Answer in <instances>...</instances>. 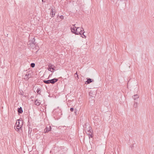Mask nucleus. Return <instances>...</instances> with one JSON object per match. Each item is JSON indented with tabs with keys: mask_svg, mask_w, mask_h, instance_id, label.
<instances>
[{
	"mask_svg": "<svg viewBox=\"0 0 154 154\" xmlns=\"http://www.w3.org/2000/svg\"><path fill=\"white\" fill-rule=\"evenodd\" d=\"M23 124V121L21 119L17 120L16 124V126L14 127L15 130L18 132H20V129H21Z\"/></svg>",
	"mask_w": 154,
	"mask_h": 154,
	"instance_id": "f257e3e1",
	"label": "nucleus"
},
{
	"mask_svg": "<svg viewBox=\"0 0 154 154\" xmlns=\"http://www.w3.org/2000/svg\"><path fill=\"white\" fill-rule=\"evenodd\" d=\"M58 81V79L55 78L53 79L48 80H44L43 82L46 84L51 83L52 84H54Z\"/></svg>",
	"mask_w": 154,
	"mask_h": 154,
	"instance_id": "f03ea898",
	"label": "nucleus"
},
{
	"mask_svg": "<svg viewBox=\"0 0 154 154\" xmlns=\"http://www.w3.org/2000/svg\"><path fill=\"white\" fill-rule=\"evenodd\" d=\"M83 127L85 131H88V130H89V129H91V127L90 126V125L88 123H87L85 124L83 126Z\"/></svg>",
	"mask_w": 154,
	"mask_h": 154,
	"instance_id": "7ed1b4c3",
	"label": "nucleus"
},
{
	"mask_svg": "<svg viewBox=\"0 0 154 154\" xmlns=\"http://www.w3.org/2000/svg\"><path fill=\"white\" fill-rule=\"evenodd\" d=\"M32 76V75L29 72H27L25 75L24 77V80H28L29 78H31Z\"/></svg>",
	"mask_w": 154,
	"mask_h": 154,
	"instance_id": "20e7f679",
	"label": "nucleus"
},
{
	"mask_svg": "<svg viewBox=\"0 0 154 154\" xmlns=\"http://www.w3.org/2000/svg\"><path fill=\"white\" fill-rule=\"evenodd\" d=\"M56 13V10L55 9H53V8L51 9L50 15L52 17H54V16Z\"/></svg>",
	"mask_w": 154,
	"mask_h": 154,
	"instance_id": "39448f33",
	"label": "nucleus"
},
{
	"mask_svg": "<svg viewBox=\"0 0 154 154\" xmlns=\"http://www.w3.org/2000/svg\"><path fill=\"white\" fill-rule=\"evenodd\" d=\"M87 80L86 82V83L87 84H89L91 82H94V80L93 79L90 78H87Z\"/></svg>",
	"mask_w": 154,
	"mask_h": 154,
	"instance_id": "423d86ee",
	"label": "nucleus"
},
{
	"mask_svg": "<svg viewBox=\"0 0 154 154\" xmlns=\"http://www.w3.org/2000/svg\"><path fill=\"white\" fill-rule=\"evenodd\" d=\"M94 97L92 96H91L89 98V101L90 102L92 103L94 102Z\"/></svg>",
	"mask_w": 154,
	"mask_h": 154,
	"instance_id": "0eeeda50",
	"label": "nucleus"
},
{
	"mask_svg": "<svg viewBox=\"0 0 154 154\" xmlns=\"http://www.w3.org/2000/svg\"><path fill=\"white\" fill-rule=\"evenodd\" d=\"M35 43H29L28 44V47H31V48H33L35 46Z\"/></svg>",
	"mask_w": 154,
	"mask_h": 154,
	"instance_id": "6e6552de",
	"label": "nucleus"
},
{
	"mask_svg": "<svg viewBox=\"0 0 154 154\" xmlns=\"http://www.w3.org/2000/svg\"><path fill=\"white\" fill-rule=\"evenodd\" d=\"M79 34L80 35H82V34L84 33V29L83 28H81L80 29V32H79Z\"/></svg>",
	"mask_w": 154,
	"mask_h": 154,
	"instance_id": "1a4fd4ad",
	"label": "nucleus"
},
{
	"mask_svg": "<svg viewBox=\"0 0 154 154\" xmlns=\"http://www.w3.org/2000/svg\"><path fill=\"white\" fill-rule=\"evenodd\" d=\"M85 132L86 133H87L88 134L91 135L92 134L93 131L91 128V129H89V130H88V131H86Z\"/></svg>",
	"mask_w": 154,
	"mask_h": 154,
	"instance_id": "9d476101",
	"label": "nucleus"
},
{
	"mask_svg": "<svg viewBox=\"0 0 154 154\" xmlns=\"http://www.w3.org/2000/svg\"><path fill=\"white\" fill-rule=\"evenodd\" d=\"M17 111L19 114L22 113L23 112L22 108L21 107L20 108H18Z\"/></svg>",
	"mask_w": 154,
	"mask_h": 154,
	"instance_id": "9b49d317",
	"label": "nucleus"
},
{
	"mask_svg": "<svg viewBox=\"0 0 154 154\" xmlns=\"http://www.w3.org/2000/svg\"><path fill=\"white\" fill-rule=\"evenodd\" d=\"M80 29L79 27H77L76 28V35H79V32L80 30Z\"/></svg>",
	"mask_w": 154,
	"mask_h": 154,
	"instance_id": "f8f14e48",
	"label": "nucleus"
},
{
	"mask_svg": "<svg viewBox=\"0 0 154 154\" xmlns=\"http://www.w3.org/2000/svg\"><path fill=\"white\" fill-rule=\"evenodd\" d=\"M48 69L49 71H50L51 72H53L54 70H55V69L54 67H48Z\"/></svg>",
	"mask_w": 154,
	"mask_h": 154,
	"instance_id": "ddd939ff",
	"label": "nucleus"
},
{
	"mask_svg": "<svg viewBox=\"0 0 154 154\" xmlns=\"http://www.w3.org/2000/svg\"><path fill=\"white\" fill-rule=\"evenodd\" d=\"M35 105L37 106H39L41 104L40 102L38 101L37 100H35Z\"/></svg>",
	"mask_w": 154,
	"mask_h": 154,
	"instance_id": "4468645a",
	"label": "nucleus"
},
{
	"mask_svg": "<svg viewBox=\"0 0 154 154\" xmlns=\"http://www.w3.org/2000/svg\"><path fill=\"white\" fill-rule=\"evenodd\" d=\"M139 97V96L138 94H136L134 95L133 96V98L134 100H136V99H137Z\"/></svg>",
	"mask_w": 154,
	"mask_h": 154,
	"instance_id": "2eb2a0df",
	"label": "nucleus"
},
{
	"mask_svg": "<svg viewBox=\"0 0 154 154\" xmlns=\"http://www.w3.org/2000/svg\"><path fill=\"white\" fill-rule=\"evenodd\" d=\"M45 129L46 130V131H50L51 130V128L50 126H48V127L47 126Z\"/></svg>",
	"mask_w": 154,
	"mask_h": 154,
	"instance_id": "dca6fc26",
	"label": "nucleus"
},
{
	"mask_svg": "<svg viewBox=\"0 0 154 154\" xmlns=\"http://www.w3.org/2000/svg\"><path fill=\"white\" fill-rule=\"evenodd\" d=\"M71 29L72 32L73 33H75L76 35V29H75L74 28H71Z\"/></svg>",
	"mask_w": 154,
	"mask_h": 154,
	"instance_id": "f3484780",
	"label": "nucleus"
},
{
	"mask_svg": "<svg viewBox=\"0 0 154 154\" xmlns=\"http://www.w3.org/2000/svg\"><path fill=\"white\" fill-rule=\"evenodd\" d=\"M74 76L75 77V79H76L77 80L79 79V77L77 74V72H76L74 74Z\"/></svg>",
	"mask_w": 154,
	"mask_h": 154,
	"instance_id": "a211bd4d",
	"label": "nucleus"
},
{
	"mask_svg": "<svg viewBox=\"0 0 154 154\" xmlns=\"http://www.w3.org/2000/svg\"><path fill=\"white\" fill-rule=\"evenodd\" d=\"M35 38H32V39L31 40V41H29V43H35Z\"/></svg>",
	"mask_w": 154,
	"mask_h": 154,
	"instance_id": "6ab92c4d",
	"label": "nucleus"
},
{
	"mask_svg": "<svg viewBox=\"0 0 154 154\" xmlns=\"http://www.w3.org/2000/svg\"><path fill=\"white\" fill-rule=\"evenodd\" d=\"M138 104V103L137 102H134V106L135 108H137V105Z\"/></svg>",
	"mask_w": 154,
	"mask_h": 154,
	"instance_id": "aec40b11",
	"label": "nucleus"
},
{
	"mask_svg": "<svg viewBox=\"0 0 154 154\" xmlns=\"http://www.w3.org/2000/svg\"><path fill=\"white\" fill-rule=\"evenodd\" d=\"M41 90L40 88H38V89L36 90V92L38 93L39 94H40V91Z\"/></svg>",
	"mask_w": 154,
	"mask_h": 154,
	"instance_id": "412c9836",
	"label": "nucleus"
},
{
	"mask_svg": "<svg viewBox=\"0 0 154 154\" xmlns=\"http://www.w3.org/2000/svg\"><path fill=\"white\" fill-rule=\"evenodd\" d=\"M30 66L32 67H34L35 66V64L34 63H32L30 64Z\"/></svg>",
	"mask_w": 154,
	"mask_h": 154,
	"instance_id": "4be33fe9",
	"label": "nucleus"
},
{
	"mask_svg": "<svg viewBox=\"0 0 154 154\" xmlns=\"http://www.w3.org/2000/svg\"><path fill=\"white\" fill-rule=\"evenodd\" d=\"M60 18L62 20H63L64 18L63 16V15H61L60 16Z\"/></svg>",
	"mask_w": 154,
	"mask_h": 154,
	"instance_id": "5701e85b",
	"label": "nucleus"
},
{
	"mask_svg": "<svg viewBox=\"0 0 154 154\" xmlns=\"http://www.w3.org/2000/svg\"><path fill=\"white\" fill-rule=\"evenodd\" d=\"M82 35H83V36L82 35V37L83 38H85L86 37V36L85 35V34H84V33L83 34H82Z\"/></svg>",
	"mask_w": 154,
	"mask_h": 154,
	"instance_id": "b1692460",
	"label": "nucleus"
},
{
	"mask_svg": "<svg viewBox=\"0 0 154 154\" xmlns=\"http://www.w3.org/2000/svg\"><path fill=\"white\" fill-rule=\"evenodd\" d=\"M53 65H52V64L51 63H49L48 65V66L49 67H51Z\"/></svg>",
	"mask_w": 154,
	"mask_h": 154,
	"instance_id": "393cba45",
	"label": "nucleus"
},
{
	"mask_svg": "<svg viewBox=\"0 0 154 154\" xmlns=\"http://www.w3.org/2000/svg\"><path fill=\"white\" fill-rule=\"evenodd\" d=\"M30 134L31 133V132L32 131V129L31 128H29V133H30Z\"/></svg>",
	"mask_w": 154,
	"mask_h": 154,
	"instance_id": "a878e982",
	"label": "nucleus"
},
{
	"mask_svg": "<svg viewBox=\"0 0 154 154\" xmlns=\"http://www.w3.org/2000/svg\"><path fill=\"white\" fill-rule=\"evenodd\" d=\"M70 110L71 112H73L74 110V109L73 108H71L70 109Z\"/></svg>",
	"mask_w": 154,
	"mask_h": 154,
	"instance_id": "bb28decb",
	"label": "nucleus"
},
{
	"mask_svg": "<svg viewBox=\"0 0 154 154\" xmlns=\"http://www.w3.org/2000/svg\"><path fill=\"white\" fill-rule=\"evenodd\" d=\"M48 131H46V129H45V130H44V132L45 133H46V132H48Z\"/></svg>",
	"mask_w": 154,
	"mask_h": 154,
	"instance_id": "cd10ccee",
	"label": "nucleus"
},
{
	"mask_svg": "<svg viewBox=\"0 0 154 154\" xmlns=\"http://www.w3.org/2000/svg\"><path fill=\"white\" fill-rule=\"evenodd\" d=\"M121 1H123V2H125V1H126L127 0H120Z\"/></svg>",
	"mask_w": 154,
	"mask_h": 154,
	"instance_id": "c85d7f7f",
	"label": "nucleus"
},
{
	"mask_svg": "<svg viewBox=\"0 0 154 154\" xmlns=\"http://www.w3.org/2000/svg\"><path fill=\"white\" fill-rule=\"evenodd\" d=\"M73 25V26H75V24L73 25ZM75 28H76V27H75Z\"/></svg>",
	"mask_w": 154,
	"mask_h": 154,
	"instance_id": "c756f323",
	"label": "nucleus"
},
{
	"mask_svg": "<svg viewBox=\"0 0 154 154\" xmlns=\"http://www.w3.org/2000/svg\"><path fill=\"white\" fill-rule=\"evenodd\" d=\"M42 2H44L43 0H42Z\"/></svg>",
	"mask_w": 154,
	"mask_h": 154,
	"instance_id": "7c9ffc66",
	"label": "nucleus"
},
{
	"mask_svg": "<svg viewBox=\"0 0 154 154\" xmlns=\"http://www.w3.org/2000/svg\"><path fill=\"white\" fill-rule=\"evenodd\" d=\"M50 76H51V75H50L49 76L48 78L50 77Z\"/></svg>",
	"mask_w": 154,
	"mask_h": 154,
	"instance_id": "2f4dec72",
	"label": "nucleus"
}]
</instances>
